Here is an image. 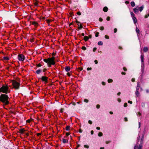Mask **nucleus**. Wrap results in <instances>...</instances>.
Instances as JSON below:
<instances>
[{
    "mask_svg": "<svg viewBox=\"0 0 149 149\" xmlns=\"http://www.w3.org/2000/svg\"><path fill=\"white\" fill-rule=\"evenodd\" d=\"M100 29L101 30H103L104 29V27L103 26H101L100 27Z\"/></svg>",
    "mask_w": 149,
    "mask_h": 149,
    "instance_id": "obj_39",
    "label": "nucleus"
},
{
    "mask_svg": "<svg viewBox=\"0 0 149 149\" xmlns=\"http://www.w3.org/2000/svg\"><path fill=\"white\" fill-rule=\"evenodd\" d=\"M94 132L93 130H91V134H93Z\"/></svg>",
    "mask_w": 149,
    "mask_h": 149,
    "instance_id": "obj_64",
    "label": "nucleus"
},
{
    "mask_svg": "<svg viewBox=\"0 0 149 149\" xmlns=\"http://www.w3.org/2000/svg\"><path fill=\"white\" fill-rule=\"evenodd\" d=\"M96 49H97L96 48V47L94 48L93 49V52H95V51L96 50Z\"/></svg>",
    "mask_w": 149,
    "mask_h": 149,
    "instance_id": "obj_48",
    "label": "nucleus"
},
{
    "mask_svg": "<svg viewBox=\"0 0 149 149\" xmlns=\"http://www.w3.org/2000/svg\"><path fill=\"white\" fill-rule=\"evenodd\" d=\"M128 103H129L130 104H132V101H130V100L128 101Z\"/></svg>",
    "mask_w": 149,
    "mask_h": 149,
    "instance_id": "obj_60",
    "label": "nucleus"
},
{
    "mask_svg": "<svg viewBox=\"0 0 149 149\" xmlns=\"http://www.w3.org/2000/svg\"><path fill=\"white\" fill-rule=\"evenodd\" d=\"M132 18L133 19L134 23L136 24V23L137 22V19L136 18V17H134Z\"/></svg>",
    "mask_w": 149,
    "mask_h": 149,
    "instance_id": "obj_15",
    "label": "nucleus"
},
{
    "mask_svg": "<svg viewBox=\"0 0 149 149\" xmlns=\"http://www.w3.org/2000/svg\"><path fill=\"white\" fill-rule=\"evenodd\" d=\"M100 105L98 104L96 105V107L97 109H99L100 107Z\"/></svg>",
    "mask_w": 149,
    "mask_h": 149,
    "instance_id": "obj_45",
    "label": "nucleus"
},
{
    "mask_svg": "<svg viewBox=\"0 0 149 149\" xmlns=\"http://www.w3.org/2000/svg\"><path fill=\"white\" fill-rule=\"evenodd\" d=\"M82 49L84 50H86V48L85 46H83L82 47Z\"/></svg>",
    "mask_w": 149,
    "mask_h": 149,
    "instance_id": "obj_35",
    "label": "nucleus"
},
{
    "mask_svg": "<svg viewBox=\"0 0 149 149\" xmlns=\"http://www.w3.org/2000/svg\"><path fill=\"white\" fill-rule=\"evenodd\" d=\"M99 33L98 32H97L95 33V36L96 37H97L99 36Z\"/></svg>",
    "mask_w": 149,
    "mask_h": 149,
    "instance_id": "obj_33",
    "label": "nucleus"
},
{
    "mask_svg": "<svg viewBox=\"0 0 149 149\" xmlns=\"http://www.w3.org/2000/svg\"><path fill=\"white\" fill-rule=\"evenodd\" d=\"M65 129L67 131H69L70 130V126H67L65 127Z\"/></svg>",
    "mask_w": 149,
    "mask_h": 149,
    "instance_id": "obj_23",
    "label": "nucleus"
},
{
    "mask_svg": "<svg viewBox=\"0 0 149 149\" xmlns=\"http://www.w3.org/2000/svg\"><path fill=\"white\" fill-rule=\"evenodd\" d=\"M135 79L134 78H132V82H134L135 81Z\"/></svg>",
    "mask_w": 149,
    "mask_h": 149,
    "instance_id": "obj_57",
    "label": "nucleus"
},
{
    "mask_svg": "<svg viewBox=\"0 0 149 149\" xmlns=\"http://www.w3.org/2000/svg\"><path fill=\"white\" fill-rule=\"evenodd\" d=\"M65 70L67 72L69 71L70 70V68L69 66H67L65 68Z\"/></svg>",
    "mask_w": 149,
    "mask_h": 149,
    "instance_id": "obj_8",
    "label": "nucleus"
},
{
    "mask_svg": "<svg viewBox=\"0 0 149 149\" xmlns=\"http://www.w3.org/2000/svg\"><path fill=\"white\" fill-rule=\"evenodd\" d=\"M25 57L23 54H19L18 55V59L20 61H23L25 59Z\"/></svg>",
    "mask_w": 149,
    "mask_h": 149,
    "instance_id": "obj_5",
    "label": "nucleus"
},
{
    "mask_svg": "<svg viewBox=\"0 0 149 149\" xmlns=\"http://www.w3.org/2000/svg\"><path fill=\"white\" fill-rule=\"evenodd\" d=\"M25 131V130L24 129H20L19 130V133L22 134H23L24 132Z\"/></svg>",
    "mask_w": 149,
    "mask_h": 149,
    "instance_id": "obj_14",
    "label": "nucleus"
},
{
    "mask_svg": "<svg viewBox=\"0 0 149 149\" xmlns=\"http://www.w3.org/2000/svg\"><path fill=\"white\" fill-rule=\"evenodd\" d=\"M98 45H103V42L102 41H99L98 43Z\"/></svg>",
    "mask_w": 149,
    "mask_h": 149,
    "instance_id": "obj_26",
    "label": "nucleus"
},
{
    "mask_svg": "<svg viewBox=\"0 0 149 149\" xmlns=\"http://www.w3.org/2000/svg\"><path fill=\"white\" fill-rule=\"evenodd\" d=\"M105 38L107 39H109V36L107 35H106L105 36Z\"/></svg>",
    "mask_w": 149,
    "mask_h": 149,
    "instance_id": "obj_37",
    "label": "nucleus"
},
{
    "mask_svg": "<svg viewBox=\"0 0 149 149\" xmlns=\"http://www.w3.org/2000/svg\"><path fill=\"white\" fill-rule=\"evenodd\" d=\"M141 61L142 63L143 62L144 58V55L143 54H142L141 56Z\"/></svg>",
    "mask_w": 149,
    "mask_h": 149,
    "instance_id": "obj_13",
    "label": "nucleus"
},
{
    "mask_svg": "<svg viewBox=\"0 0 149 149\" xmlns=\"http://www.w3.org/2000/svg\"><path fill=\"white\" fill-rule=\"evenodd\" d=\"M135 93L137 97H139L140 96V93H139V91L136 90Z\"/></svg>",
    "mask_w": 149,
    "mask_h": 149,
    "instance_id": "obj_12",
    "label": "nucleus"
},
{
    "mask_svg": "<svg viewBox=\"0 0 149 149\" xmlns=\"http://www.w3.org/2000/svg\"><path fill=\"white\" fill-rule=\"evenodd\" d=\"M34 5L36 6H38V1H36L35 2H34Z\"/></svg>",
    "mask_w": 149,
    "mask_h": 149,
    "instance_id": "obj_21",
    "label": "nucleus"
},
{
    "mask_svg": "<svg viewBox=\"0 0 149 149\" xmlns=\"http://www.w3.org/2000/svg\"><path fill=\"white\" fill-rule=\"evenodd\" d=\"M79 132L80 133H81L82 132V130L81 129H79Z\"/></svg>",
    "mask_w": 149,
    "mask_h": 149,
    "instance_id": "obj_63",
    "label": "nucleus"
},
{
    "mask_svg": "<svg viewBox=\"0 0 149 149\" xmlns=\"http://www.w3.org/2000/svg\"><path fill=\"white\" fill-rule=\"evenodd\" d=\"M70 134V133L69 132H67L66 133V136H68Z\"/></svg>",
    "mask_w": 149,
    "mask_h": 149,
    "instance_id": "obj_58",
    "label": "nucleus"
},
{
    "mask_svg": "<svg viewBox=\"0 0 149 149\" xmlns=\"http://www.w3.org/2000/svg\"><path fill=\"white\" fill-rule=\"evenodd\" d=\"M127 103H125L124 104V106L125 107H126L127 106Z\"/></svg>",
    "mask_w": 149,
    "mask_h": 149,
    "instance_id": "obj_41",
    "label": "nucleus"
},
{
    "mask_svg": "<svg viewBox=\"0 0 149 149\" xmlns=\"http://www.w3.org/2000/svg\"><path fill=\"white\" fill-rule=\"evenodd\" d=\"M108 21H109L110 20V18L109 17H108L107 18V19H106Z\"/></svg>",
    "mask_w": 149,
    "mask_h": 149,
    "instance_id": "obj_36",
    "label": "nucleus"
},
{
    "mask_svg": "<svg viewBox=\"0 0 149 149\" xmlns=\"http://www.w3.org/2000/svg\"><path fill=\"white\" fill-rule=\"evenodd\" d=\"M3 58L5 61H8L9 60V58L8 57H4Z\"/></svg>",
    "mask_w": 149,
    "mask_h": 149,
    "instance_id": "obj_25",
    "label": "nucleus"
},
{
    "mask_svg": "<svg viewBox=\"0 0 149 149\" xmlns=\"http://www.w3.org/2000/svg\"><path fill=\"white\" fill-rule=\"evenodd\" d=\"M102 84L103 85H105V82H102Z\"/></svg>",
    "mask_w": 149,
    "mask_h": 149,
    "instance_id": "obj_61",
    "label": "nucleus"
},
{
    "mask_svg": "<svg viewBox=\"0 0 149 149\" xmlns=\"http://www.w3.org/2000/svg\"><path fill=\"white\" fill-rule=\"evenodd\" d=\"M139 88H140L139 83L138 82L137 84V86L136 88V91H139Z\"/></svg>",
    "mask_w": 149,
    "mask_h": 149,
    "instance_id": "obj_17",
    "label": "nucleus"
},
{
    "mask_svg": "<svg viewBox=\"0 0 149 149\" xmlns=\"http://www.w3.org/2000/svg\"><path fill=\"white\" fill-rule=\"evenodd\" d=\"M68 141L65 139H63V143H67Z\"/></svg>",
    "mask_w": 149,
    "mask_h": 149,
    "instance_id": "obj_24",
    "label": "nucleus"
},
{
    "mask_svg": "<svg viewBox=\"0 0 149 149\" xmlns=\"http://www.w3.org/2000/svg\"><path fill=\"white\" fill-rule=\"evenodd\" d=\"M36 65L38 67H40L42 66V65L40 63L37 64Z\"/></svg>",
    "mask_w": 149,
    "mask_h": 149,
    "instance_id": "obj_40",
    "label": "nucleus"
},
{
    "mask_svg": "<svg viewBox=\"0 0 149 149\" xmlns=\"http://www.w3.org/2000/svg\"><path fill=\"white\" fill-rule=\"evenodd\" d=\"M41 133H38L37 134V136H39L40 135H41Z\"/></svg>",
    "mask_w": 149,
    "mask_h": 149,
    "instance_id": "obj_59",
    "label": "nucleus"
},
{
    "mask_svg": "<svg viewBox=\"0 0 149 149\" xmlns=\"http://www.w3.org/2000/svg\"><path fill=\"white\" fill-rule=\"evenodd\" d=\"M10 91L9 88L7 85H3L0 88V92H2L3 93L7 94L10 93Z\"/></svg>",
    "mask_w": 149,
    "mask_h": 149,
    "instance_id": "obj_3",
    "label": "nucleus"
},
{
    "mask_svg": "<svg viewBox=\"0 0 149 149\" xmlns=\"http://www.w3.org/2000/svg\"><path fill=\"white\" fill-rule=\"evenodd\" d=\"M133 11L136 14L139 12L138 8H137V7L136 8H134L133 9Z\"/></svg>",
    "mask_w": 149,
    "mask_h": 149,
    "instance_id": "obj_11",
    "label": "nucleus"
},
{
    "mask_svg": "<svg viewBox=\"0 0 149 149\" xmlns=\"http://www.w3.org/2000/svg\"><path fill=\"white\" fill-rule=\"evenodd\" d=\"M92 69V68H88L87 70H91Z\"/></svg>",
    "mask_w": 149,
    "mask_h": 149,
    "instance_id": "obj_54",
    "label": "nucleus"
},
{
    "mask_svg": "<svg viewBox=\"0 0 149 149\" xmlns=\"http://www.w3.org/2000/svg\"><path fill=\"white\" fill-rule=\"evenodd\" d=\"M67 74L69 77H70L71 75V74L69 72H68Z\"/></svg>",
    "mask_w": 149,
    "mask_h": 149,
    "instance_id": "obj_52",
    "label": "nucleus"
},
{
    "mask_svg": "<svg viewBox=\"0 0 149 149\" xmlns=\"http://www.w3.org/2000/svg\"><path fill=\"white\" fill-rule=\"evenodd\" d=\"M13 88L15 90H18L19 88L20 84L15 80H13L12 81Z\"/></svg>",
    "mask_w": 149,
    "mask_h": 149,
    "instance_id": "obj_4",
    "label": "nucleus"
},
{
    "mask_svg": "<svg viewBox=\"0 0 149 149\" xmlns=\"http://www.w3.org/2000/svg\"><path fill=\"white\" fill-rule=\"evenodd\" d=\"M84 101L86 102H88V100L86 99H85L84 100Z\"/></svg>",
    "mask_w": 149,
    "mask_h": 149,
    "instance_id": "obj_47",
    "label": "nucleus"
},
{
    "mask_svg": "<svg viewBox=\"0 0 149 149\" xmlns=\"http://www.w3.org/2000/svg\"><path fill=\"white\" fill-rule=\"evenodd\" d=\"M148 17H149V14H148L147 15H146L145 16V18H146Z\"/></svg>",
    "mask_w": 149,
    "mask_h": 149,
    "instance_id": "obj_38",
    "label": "nucleus"
},
{
    "mask_svg": "<svg viewBox=\"0 0 149 149\" xmlns=\"http://www.w3.org/2000/svg\"><path fill=\"white\" fill-rule=\"evenodd\" d=\"M148 50V48L147 47H144L143 49V51L145 52H147Z\"/></svg>",
    "mask_w": 149,
    "mask_h": 149,
    "instance_id": "obj_16",
    "label": "nucleus"
},
{
    "mask_svg": "<svg viewBox=\"0 0 149 149\" xmlns=\"http://www.w3.org/2000/svg\"><path fill=\"white\" fill-rule=\"evenodd\" d=\"M123 69L125 71H126L127 70V69L125 67L123 68Z\"/></svg>",
    "mask_w": 149,
    "mask_h": 149,
    "instance_id": "obj_49",
    "label": "nucleus"
},
{
    "mask_svg": "<svg viewBox=\"0 0 149 149\" xmlns=\"http://www.w3.org/2000/svg\"><path fill=\"white\" fill-rule=\"evenodd\" d=\"M55 57L53 56L51 58H45L43 59V61L47 63L48 67H51L52 65H54L55 64Z\"/></svg>",
    "mask_w": 149,
    "mask_h": 149,
    "instance_id": "obj_1",
    "label": "nucleus"
},
{
    "mask_svg": "<svg viewBox=\"0 0 149 149\" xmlns=\"http://www.w3.org/2000/svg\"><path fill=\"white\" fill-rule=\"evenodd\" d=\"M84 147L86 148H88L89 146L87 145H84Z\"/></svg>",
    "mask_w": 149,
    "mask_h": 149,
    "instance_id": "obj_43",
    "label": "nucleus"
},
{
    "mask_svg": "<svg viewBox=\"0 0 149 149\" xmlns=\"http://www.w3.org/2000/svg\"><path fill=\"white\" fill-rule=\"evenodd\" d=\"M31 121V120L29 119L28 120H26V122L28 123H30Z\"/></svg>",
    "mask_w": 149,
    "mask_h": 149,
    "instance_id": "obj_50",
    "label": "nucleus"
},
{
    "mask_svg": "<svg viewBox=\"0 0 149 149\" xmlns=\"http://www.w3.org/2000/svg\"><path fill=\"white\" fill-rule=\"evenodd\" d=\"M131 15L132 18L135 17L134 14L132 12L131 13Z\"/></svg>",
    "mask_w": 149,
    "mask_h": 149,
    "instance_id": "obj_30",
    "label": "nucleus"
},
{
    "mask_svg": "<svg viewBox=\"0 0 149 149\" xmlns=\"http://www.w3.org/2000/svg\"><path fill=\"white\" fill-rule=\"evenodd\" d=\"M77 14L79 15H81V14L80 12H78L77 13Z\"/></svg>",
    "mask_w": 149,
    "mask_h": 149,
    "instance_id": "obj_44",
    "label": "nucleus"
},
{
    "mask_svg": "<svg viewBox=\"0 0 149 149\" xmlns=\"http://www.w3.org/2000/svg\"><path fill=\"white\" fill-rule=\"evenodd\" d=\"M117 31V29L116 28H115L114 30V33H116Z\"/></svg>",
    "mask_w": 149,
    "mask_h": 149,
    "instance_id": "obj_42",
    "label": "nucleus"
},
{
    "mask_svg": "<svg viewBox=\"0 0 149 149\" xmlns=\"http://www.w3.org/2000/svg\"><path fill=\"white\" fill-rule=\"evenodd\" d=\"M47 23L48 24L50 22L51 20L49 19H47L46 20Z\"/></svg>",
    "mask_w": 149,
    "mask_h": 149,
    "instance_id": "obj_34",
    "label": "nucleus"
},
{
    "mask_svg": "<svg viewBox=\"0 0 149 149\" xmlns=\"http://www.w3.org/2000/svg\"><path fill=\"white\" fill-rule=\"evenodd\" d=\"M32 25H34V26L36 27H37L38 24L37 22L34 21L32 22Z\"/></svg>",
    "mask_w": 149,
    "mask_h": 149,
    "instance_id": "obj_10",
    "label": "nucleus"
},
{
    "mask_svg": "<svg viewBox=\"0 0 149 149\" xmlns=\"http://www.w3.org/2000/svg\"><path fill=\"white\" fill-rule=\"evenodd\" d=\"M124 120L125 121H127V118L126 117H125L124 118Z\"/></svg>",
    "mask_w": 149,
    "mask_h": 149,
    "instance_id": "obj_56",
    "label": "nucleus"
},
{
    "mask_svg": "<svg viewBox=\"0 0 149 149\" xmlns=\"http://www.w3.org/2000/svg\"><path fill=\"white\" fill-rule=\"evenodd\" d=\"M89 39V38L87 36H85L84 37V39L85 41H87Z\"/></svg>",
    "mask_w": 149,
    "mask_h": 149,
    "instance_id": "obj_19",
    "label": "nucleus"
},
{
    "mask_svg": "<svg viewBox=\"0 0 149 149\" xmlns=\"http://www.w3.org/2000/svg\"><path fill=\"white\" fill-rule=\"evenodd\" d=\"M88 123L89 124H91L92 123V122L90 120H89L88 121Z\"/></svg>",
    "mask_w": 149,
    "mask_h": 149,
    "instance_id": "obj_46",
    "label": "nucleus"
},
{
    "mask_svg": "<svg viewBox=\"0 0 149 149\" xmlns=\"http://www.w3.org/2000/svg\"><path fill=\"white\" fill-rule=\"evenodd\" d=\"M111 142V141H107L106 142V144H108L109 143H110Z\"/></svg>",
    "mask_w": 149,
    "mask_h": 149,
    "instance_id": "obj_55",
    "label": "nucleus"
},
{
    "mask_svg": "<svg viewBox=\"0 0 149 149\" xmlns=\"http://www.w3.org/2000/svg\"><path fill=\"white\" fill-rule=\"evenodd\" d=\"M103 135V134L101 132H99L98 133V135L99 136H102Z\"/></svg>",
    "mask_w": 149,
    "mask_h": 149,
    "instance_id": "obj_29",
    "label": "nucleus"
},
{
    "mask_svg": "<svg viewBox=\"0 0 149 149\" xmlns=\"http://www.w3.org/2000/svg\"><path fill=\"white\" fill-rule=\"evenodd\" d=\"M132 7H134L135 6V3L134 1H132L130 3Z\"/></svg>",
    "mask_w": 149,
    "mask_h": 149,
    "instance_id": "obj_22",
    "label": "nucleus"
},
{
    "mask_svg": "<svg viewBox=\"0 0 149 149\" xmlns=\"http://www.w3.org/2000/svg\"><path fill=\"white\" fill-rule=\"evenodd\" d=\"M108 82L109 83H111L113 82V80L112 79H109L108 80Z\"/></svg>",
    "mask_w": 149,
    "mask_h": 149,
    "instance_id": "obj_28",
    "label": "nucleus"
},
{
    "mask_svg": "<svg viewBox=\"0 0 149 149\" xmlns=\"http://www.w3.org/2000/svg\"><path fill=\"white\" fill-rule=\"evenodd\" d=\"M48 77L46 76H42L41 78L42 80L43 81H45L47 83L48 82Z\"/></svg>",
    "mask_w": 149,
    "mask_h": 149,
    "instance_id": "obj_6",
    "label": "nucleus"
},
{
    "mask_svg": "<svg viewBox=\"0 0 149 149\" xmlns=\"http://www.w3.org/2000/svg\"><path fill=\"white\" fill-rule=\"evenodd\" d=\"M41 72V70H38L36 71V73L37 74H39L40 72Z\"/></svg>",
    "mask_w": 149,
    "mask_h": 149,
    "instance_id": "obj_20",
    "label": "nucleus"
},
{
    "mask_svg": "<svg viewBox=\"0 0 149 149\" xmlns=\"http://www.w3.org/2000/svg\"><path fill=\"white\" fill-rule=\"evenodd\" d=\"M8 99V96L5 94H3L0 95V101L4 103V105H7L9 104Z\"/></svg>",
    "mask_w": 149,
    "mask_h": 149,
    "instance_id": "obj_2",
    "label": "nucleus"
},
{
    "mask_svg": "<svg viewBox=\"0 0 149 149\" xmlns=\"http://www.w3.org/2000/svg\"><path fill=\"white\" fill-rule=\"evenodd\" d=\"M94 62L95 64H97L98 63V61L97 60H95Z\"/></svg>",
    "mask_w": 149,
    "mask_h": 149,
    "instance_id": "obj_51",
    "label": "nucleus"
},
{
    "mask_svg": "<svg viewBox=\"0 0 149 149\" xmlns=\"http://www.w3.org/2000/svg\"><path fill=\"white\" fill-rule=\"evenodd\" d=\"M79 25V27H78V28L79 29H81L83 28L81 24H80V25Z\"/></svg>",
    "mask_w": 149,
    "mask_h": 149,
    "instance_id": "obj_32",
    "label": "nucleus"
},
{
    "mask_svg": "<svg viewBox=\"0 0 149 149\" xmlns=\"http://www.w3.org/2000/svg\"><path fill=\"white\" fill-rule=\"evenodd\" d=\"M103 10L105 12H107L108 11V8L106 6L104 7L103 8Z\"/></svg>",
    "mask_w": 149,
    "mask_h": 149,
    "instance_id": "obj_18",
    "label": "nucleus"
},
{
    "mask_svg": "<svg viewBox=\"0 0 149 149\" xmlns=\"http://www.w3.org/2000/svg\"><path fill=\"white\" fill-rule=\"evenodd\" d=\"M143 137L142 138V139H141V143L139 145L138 149H142V143L143 142Z\"/></svg>",
    "mask_w": 149,
    "mask_h": 149,
    "instance_id": "obj_7",
    "label": "nucleus"
},
{
    "mask_svg": "<svg viewBox=\"0 0 149 149\" xmlns=\"http://www.w3.org/2000/svg\"><path fill=\"white\" fill-rule=\"evenodd\" d=\"M103 20V19L101 18H100L99 19V21L100 22H102Z\"/></svg>",
    "mask_w": 149,
    "mask_h": 149,
    "instance_id": "obj_53",
    "label": "nucleus"
},
{
    "mask_svg": "<svg viewBox=\"0 0 149 149\" xmlns=\"http://www.w3.org/2000/svg\"><path fill=\"white\" fill-rule=\"evenodd\" d=\"M144 8V6L143 5H142L141 7H140L139 8H138L140 12H141L143 10Z\"/></svg>",
    "mask_w": 149,
    "mask_h": 149,
    "instance_id": "obj_9",
    "label": "nucleus"
},
{
    "mask_svg": "<svg viewBox=\"0 0 149 149\" xmlns=\"http://www.w3.org/2000/svg\"><path fill=\"white\" fill-rule=\"evenodd\" d=\"M136 32L138 33H139V29L137 28V27L136 28Z\"/></svg>",
    "mask_w": 149,
    "mask_h": 149,
    "instance_id": "obj_31",
    "label": "nucleus"
},
{
    "mask_svg": "<svg viewBox=\"0 0 149 149\" xmlns=\"http://www.w3.org/2000/svg\"><path fill=\"white\" fill-rule=\"evenodd\" d=\"M77 69V70L78 71H80L82 70L83 68L81 67H79Z\"/></svg>",
    "mask_w": 149,
    "mask_h": 149,
    "instance_id": "obj_27",
    "label": "nucleus"
},
{
    "mask_svg": "<svg viewBox=\"0 0 149 149\" xmlns=\"http://www.w3.org/2000/svg\"><path fill=\"white\" fill-rule=\"evenodd\" d=\"M76 22L78 24V25L79 26V23H80V22L77 20L76 21Z\"/></svg>",
    "mask_w": 149,
    "mask_h": 149,
    "instance_id": "obj_62",
    "label": "nucleus"
}]
</instances>
